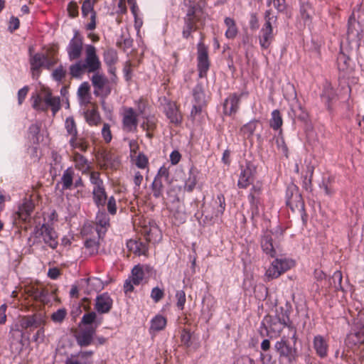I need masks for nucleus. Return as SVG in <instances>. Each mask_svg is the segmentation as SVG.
<instances>
[{
    "instance_id": "f257e3e1",
    "label": "nucleus",
    "mask_w": 364,
    "mask_h": 364,
    "mask_svg": "<svg viewBox=\"0 0 364 364\" xmlns=\"http://www.w3.org/2000/svg\"><path fill=\"white\" fill-rule=\"evenodd\" d=\"M102 63L97 54V48L91 44L84 48L83 60H77L70 66V75L75 78H80L85 73L95 74L100 73Z\"/></svg>"
},
{
    "instance_id": "f03ea898",
    "label": "nucleus",
    "mask_w": 364,
    "mask_h": 364,
    "mask_svg": "<svg viewBox=\"0 0 364 364\" xmlns=\"http://www.w3.org/2000/svg\"><path fill=\"white\" fill-rule=\"evenodd\" d=\"M295 264V261L291 258H276L266 269L264 277L268 281L277 279L282 274L293 268Z\"/></svg>"
},
{
    "instance_id": "7ed1b4c3",
    "label": "nucleus",
    "mask_w": 364,
    "mask_h": 364,
    "mask_svg": "<svg viewBox=\"0 0 364 364\" xmlns=\"http://www.w3.org/2000/svg\"><path fill=\"white\" fill-rule=\"evenodd\" d=\"M198 23H204L203 11L200 9L191 6L188 9L187 14L184 17V26L182 31L183 37L188 38L193 31L198 28Z\"/></svg>"
},
{
    "instance_id": "20e7f679",
    "label": "nucleus",
    "mask_w": 364,
    "mask_h": 364,
    "mask_svg": "<svg viewBox=\"0 0 364 364\" xmlns=\"http://www.w3.org/2000/svg\"><path fill=\"white\" fill-rule=\"evenodd\" d=\"M144 112V104L139 105L137 111L132 107H123L121 115L122 129L127 132H135L138 126V116Z\"/></svg>"
},
{
    "instance_id": "39448f33",
    "label": "nucleus",
    "mask_w": 364,
    "mask_h": 364,
    "mask_svg": "<svg viewBox=\"0 0 364 364\" xmlns=\"http://www.w3.org/2000/svg\"><path fill=\"white\" fill-rule=\"evenodd\" d=\"M91 82L94 87V94L102 98L107 97L111 93V86L109 80L102 73L93 74Z\"/></svg>"
},
{
    "instance_id": "423d86ee",
    "label": "nucleus",
    "mask_w": 364,
    "mask_h": 364,
    "mask_svg": "<svg viewBox=\"0 0 364 364\" xmlns=\"http://www.w3.org/2000/svg\"><path fill=\"white\" fill-rule=\"evenodd\" d=\"M255 173L256 167L251 162L247 161L245 165H241L237 181L238 188L245 189L251 185L255 180Z\"/></svg>"
},
{
    "instance_id": "0eeeda50",
    "label": "nucleus",
    "mask_w": 364,
    "mask_h": 364,
    "mask_svg": "<svg viewBox=\"0 0 364 364\" xmlns=\"http://www.w3.org/2000/svg\"><path fill=\"white\" fill-rule=\"evenodd\" d=\"M55 63V60L49 59L47 55L41 53H36L30 58L31 70L33 77L38 76L40 68L43 66L50 68Z\"/></svg>"
},
{
    "instance_id": "6e6552de",
    "label": "nucleus",
    "mask_w": 364,
    "mask_h": 364,
    "mask_svg": "<svg viewBox=\"0 0 364 364\" xmlns=\"http://www.w3.org/2000/svg\"><path fill=\"white\" fill-rule=\"evenodd\" d=\"M97 161L103 168L117 169L120 166L119 156L112 151H102L98 154Z\"/></svg>"
},
{
    "instance_id": "1a4fd4ad",
    "label": "nucleus",
    "mask_w": 364,
    "mask_h": 364,
    "mask_svg": "<svg viewBox=\"0 0 364 364\" xmlns=\"http://www.w3.org/2000/svg\"><path fill=\"white\" fill-rule=\"evenodd\" d=\"M274 348L282 358H285L289 362H292L296 357V349L289 345L286 336L276 342Z\"/></svg>"
},
{
    "instance_id": "9d476101",
    "label": "nucleus",
    "mask_w": 364,
    "mask_h": 364,
    "mask_svg": "<svg viewBox=\"0 0 364 364\" xmlns=\"http://www.w3.org/2000/svg\"><path fill=\"white\" fill-rule=\"evenodd\" d=\"M83 50L82 38L76 33L70 40L68 47L67 53L70 61L78 60Z\"/></svg>"
},
{
    "instance_id": "9b49d317",
    "label": "nucleus",
    "mask_w": 364,
    "mask_h": 364,
    "mask_svg": "<svg viewBox=\"0 0 364 364\" xmlns=\"http://www.w3.org/2000/svg\"><path fill=\"white\" fill-rule=\"evenodd\" d=\"M198 67L200 77H204L209 68V60L208 48L202 42L198 44Z\"/></svg>"
},
{
    "instance_id": "f8f14e48",
    "label": "nucleus",
    "mask_w": 364,
    "mask_h": 364,
    "mask_svg": "<svg viewBox=\"0 0 364 364\" xmlns=\"http://www.w3.org/2000/svg\"><path fill=\"white\" fill-rule=\"evenodd\" d=\"M95 333V328L91 326L80 328L75 333V338L77 343L81 347L90 346L93 341V336Z\"/></svg>"
},
{
    "instance_id": "ddd939ff",
    "label": "nucleus",
    "mask_w": 364,
    "mask_h": 364,
    "mask_svg": "<svg viewBox=\"0 0 364 364\" xmlns=\"http://www.w3.org/2000/svg\"><path fill=\"white\" fill-rule=\"evenodd\" d=\"M274 39L273 29L269 20L263 25L259 36V45L263 49H267Z\"/></svg>"
},
{
    "instance_id": "4468645a",
    "label": "nucleus",
    "mask_w": 364,
    "mask_h": 364,
    "mask_svg": "<svg viewBox=\"0 0 364 364\" xmlns=\"http://www.w3.org/2000/svg\"><path fill=\"white\" fill-rule=\"evenodd\" d=\"M313 348L321 358H326L328 352V338L321 335H316L313 338Z\"/></svg>"
},
{
    "instance_id": "2eb2a0df",
    "label": "nucleus",
    "mask_w": 364,
    "mask_h": 364,
    "mask_svg": "<svg viewBox=\"0 0 364 364\" xmlns=\"http://www.w3.org/2000/svg\"><path fill=\"white\" fill-rule=\"evenodd\" d=\"M112 306V299L107 293L97 296L95 299V309L99 314L108 313Z\"/></svg>"
},
{
    "instance_id": "dca6fc26",
    "label": "nucleus",
    "mask_w": 364,
    "mask_h": 364,
    "mask_svg": "<svg viewBox=\"0 0 364 364\" xmlns=\"http://www.w3.org/2000/svg\"><path fill=\"white\" fill-rule=\"evenodd\" d=\"M94 3L91 0H85L82 5V14L84 17L90 15V21L87 24V30H94L96 27V13L94 11Z\"/></svg>"
},
{
    "instance_id": "f3484780",
    "label": "nucleus",
    "mask_w": 364,
    "mask_h": 364,
    "mask_svg": "<svg viewBox=\"0 0 364 364\" xmlns=\"http://www.w3.org/2000/svg\"><path fill=\"white\" fill-rule=\"evenodd\" d=\"M41 235L43 242L50 248L55 249L58 247V235L53 228L43 225L41 228Z\"/></svg>"
},
{
    "instance_id": "a211bd4d",
    "label": "nucleus",
    "mask_w": 364,
    "mask_h": 364,
    "mask_svg": "<svg viewBox=\"0 0 364 364\" xmlns=\"http://www.w3.org/2000/svg\"><path fill=\"white\" fill-rule=\"evenodd\" d=\"M261 247L263 252L272 257L276 255L279 249V245L273 242L271 232H268L263 235L261 240Z\"/></svg>"
},
{
    "instance_id": "6ab92c4d",
    "label": "nucleus",
    "mask_w": 364,
    "mask_h": 364,
    "mask_svg": "<svg viewBox=\"0 0 364 364\" xmlns=\"http://www.w3.org/2000/svg\"><path fill=\"white\" fill-rule=\"evenodd\" d=\"M26 293L35 301L44 304L49 302L48 291L44 288H38L36 286H29L26 289Z\"/></svg>"
},
{
    "instance_id": "aec40b11",
    "label": "nucleus",
    "mask_w": 364,
    "mask_h": 364,
    "mask_svg": "<svg viewBox=\"0 0 364 364\" xmlns=\"http://www.w3.org/2000/svg\"><path fill=\"white\" fill-rule=\"evenodd\" d=\"M240 100V96L236 94L230 95L223 105L224 113L227 115L235 114L239 108Z\"/></svg>"
},
{
    "instance_id": "412c9836",
    "label": "nucleus",
    "mask_w": 364,
    "mask_h": 364,
    "mask_svg": "<svg viewBox=\"0 0 364 364\" xmlns=\"http://www.w3.org/2000/svg\"><path fill=\"white\" fill-rule=\"evenodd\" d=\"M165 113L171 123L178 124L181 122L182 116L175 102H168L166 104L165 107Z\"/></svg>"
},
{
    "instance_id": "4be33fe9",
    "label": "nucleus",
    "mask_w": 364,
    "mask_h": 364,
    "mask_svg": "<svg viewBox=\"0 0 364 364\" xmlns=\"http://www.w3.org/2000/svg\"><path fill=\"white\" fill-rule=\"evenodd\" d=\"M127 247L129 252L140 256L146 255L148 248L146 244L136 240H129L127 242Z\"/></svg>"
},
{
    "instance_id": "5701e85b",
    "label": "nucleus",
    "mask_w": 364,
    "mask_h": 364,
    "mask_svg": "<svg viewBox=\"0 0 364 364\" xmlns=\"http://www.w3.org/2000/svg\"><path fill=\"white\" fill-rule=\"evenodd\" d=\"M193 97L196 104L191 110V114H196L201 112L203 105L205 103V94L200 87H196L193 91Z\"/></svg>"
},
{
    "instance_id": "b1692460",
    "label": "nucleus",
    "mask_w": 364,
    "mask_h": 364,
    "mask_svg": "<svg viewBox=\"0 0 364 364\" xmlns=\"http://www.w3.org/2000/svg\"><path fill=\"white\" fill-rule=\"evenodd\" d=\"M224 23L227 28L225 33V37L228 39H234L238 33V28L235 21L230 17H226L224 20Z\"/></svg>"
},
{
    "instance_id": "393cba45",
    "label": "nucleus",
    "mask_w": 364,
    "mask_h": 364,
    "mask_svg": "<svg viewBox=\"0 0 364 364\" xmlns=\"http://www.w3.org/2000/svg\"><path fill=\"white\" fill-rule=\"evenodd\" d=\"M93 200L98 207H104L107 200L105 187H94L92 190Z\"/></svg>"
},
{
    "instance_id": "a878e982",
    "label": "nucleus",
    "mask_w": 364,
    "mask_h": 364,
    "mask_svg": "<svg viewBox=\"0 0 364 364\" xmlns=\"http://www.w3.org/2000/svg\"><path fill=\"white\" fill-rule=\"evenodd\" d=\"M300 14L305 24L310 25L312 21L314 9L309 3H303L300 8Z\"/></svg>"
},
{
    "instance_id": "bb28decb",
    "label": "nucleus",
    "mask_w": 364,
    "mask_h": 364,
    "mask_svg": "<svg viewBox=\"0 0 364 364\" xmlns=\"http://www.w3.org/2000/svg\"><path fill=\"white\" fill-rule=\"evenodd\" d=\"M33 210V203L31 201H25L18 208V210L17 212L18 218L23 221H26L30 218Z\"/></svg>"
},
{
    "instance_id": "cd10ccee",
    "label": "nucleus",
    "mask_w": 364,
    "mask_h": 364,
    "mask_svg": "<svg viewBox=\"0 0 364 364\" xmlns=\"http://www.w3.org/2000/svg\"><path fill=\"white\" fill-rule=\"evenodd\" d=\"M289 320L288 317H283L282 318L277 317L274 318L269 326V331L274 333L279 334L284 327L288 326Z\"/></svg>"
},
{
    "instance_id": "c85d7f7f",
    "label": "nucleus",
    "mask_w": 364,
    "mask_h": 364,
    "mask_svg": "<svg viewBox=\"0 0 364 364\" xmlns=\"http://www.w3.org/2000/svg\"><path fill=\"white\" fill-rule=\"evenodd\" d=\"M69 144L73 149H79L81 151H85L87 149V143L85 138L78 137L77 135L70 137Z\"/></svg>"
},
{
    "instance_id": "c756f323",
    "label": "nucleus",
    "mask_w": 364,
    "mask_h": 364,
    "mask_svg": "<svg viewBox=\"0 0 364 364\" xmlns=\"http://www.w3.org/2000/svg\"><path fill=\"white\" fill-rule=\"evenodd\" d=\"M43 101L46 108L48 106L51 107L52 111L54 114L60 109V99L57 97L52 96V95L48 92L45 93Z\"/></svg>"
},
{
    "instance_id": "7c9ffc66",
    "label": "nucleus",
    "mask_w": 364,
    "mask_h": 364,
    "mask_svg": "<svg viewBox=\"0 0 364 364\" xmlns=\"http://www.w3.org/2000/svg\"><path fill=\"white\" fill-rule=\"evenodd\" d=\"M90 85L87 82H82L77 90V95L81 102L87 104L90 102Z\"/></svg>"
},
{
    "instance_id": "2f4dec72",
    "label": "nucleus",
    "mask_w": 364,
    "mask_h": 364,
    "mask_svg": "<svg viewBox=\"0 0 364 364\" xmlns=\"http://www.w3.org/2000/svg\"><path fill=\"white\" fill-rule=\"evenodd\" d=\"M291 111L293 112L295 117H296L299 120L302 122H306L308 120V112L298 101L296 102L295 105H292Z\"/></svg>"
},
{
    "instance_id": "473e14b6",
    "label": "nucleus",
    "mask_w": 364,
    "mask_h": 364,
    "mask_svg": "<svg viewBox=\"0 0 364 364\" xmlns=\"http://www.w3.org/2000/svg\"><path fill=\"white\" fill-rule=\"evenodd\" d=\"M166 318L161 315H156L151 321L150 331H159L166 326Z\"/></svg>"
},
{
    "instance_id": "72a5a7b5",
    "label": "nucleus",
    "mask_w": 364,
    "mask_h": 364,
    "mask_svg": "<svg viewBox=\"0 0 364 364\" xmlns=\"http://www.w3.org/2000/svg\"><path fill=\"white\" fill-rule=\"evenodd\" d=\"M73 160L76 168L79 169L82 172L84 173L89 169L90 166L88 161L79 153H74Z\"/></svg>"
},
{
    "instance_id": "f704fd0d",
    "label": "nucleus",
    "mask_w": 364,
    "mask_h": 364,
    "mask_svg": "<svg viewBox=\"0 0 364 364\" xmlns=\"http://www.w3.org/2000/svg\"><path fill=\"white\" fill-rule=\"evenodd\" d=\"M282 124L283 120L280 112L278 109L273 110L269 121L270 127L274 130H278Z\"/></svg>"
},
{
    "instance_id": "c9c22d12",
    "label": "nucleus",
    "mask_w": 364,
    "mask_h": 364,
    "mask_svg": "<svg viewBox=\"0 0 364 364\" xmlns=\"http://www.w3.org/2000/svg\"><path fill=\"white\" fill-rule=\"evenodd\" d=\"M257 126V121L256 120H252L247 122V124H244L241 129H240V133L242 134L245 137L249 139L250 138Z\"/></svg>"
},
{
    "instance_id": "e433bc0d",
    "label": "nucleus",
    "mask_w": 364,
    "mask_h": 364,
    "mask_svg": "<svg viewBox=\"0 0 364 364\" xmlns=\"http://www.w3.org/2000/svg\"><path fill=\"white\" fill-rule=\"evenodd\" d=\"M144 270L143 267L138 264L134 267L132 270V277H130L132 279V282L134 285H139L144 279Z\"/></svg>"
},
{
    "instance_id": "4c0bfd02",
    "label": "nucleus",
    "mask_w": 364,
    "mask_h": 364,
    "mask_svg": "<svg viewBox=\"0 0 364 364\" xmlns=\"http://www.w3.org/2000/svg\"><path fill=\"white\" fill-rule=\"evenodd\" d=\"M65 128L67 134L70 137L77 135V124L73 117H67L65 121Z\"/></svg>"
},
{
    "instance_id": "58836bf2",
    "label": "nucleus",
    "mask_w": 364,
    "mask_h": 364,
    "mask_svg": "<svg viewBox=\"0 0 364 364\" xmlns=\"http://www.w3.org/2000/svg\"><path fill=\"white\" fill-rule=\"evenodd\" d=\"M262 191V187L259 185H254L250 189L248 199L251 205L257 206L259 203V196Z\"/></svg>"
},
{
    "instance_id": "ea45409f",
    "label": "nucleus",
    "mask_w": 364,
    "mask_h": 364,
    "mask_svg": "<svg viewBox=\"0 0 364 364\" xmlns=\"http://www.w3.org/2000/svg\"><path fill=\"white\" fill-rule=\"evenodd\" d=\"M73 171L72 168H67L61 178V181L63 183V189L66 190L69 189L73 184Z\"/></svg>"
},
{
    "instance_id": "a19ab883",
    "label": "nucleus",
    "mask_w": 364,
    "mask_h": 364,
    "mask_svg": "<svg viewBox=\"0 0 364 364\" xmlns=\"http://www.w3.org/2000/svg\"><path fill=\"white\" fill-rule=\"evenodd\" d=\"M85 119L90 125H97L100 121V116L95 109L85 112Z\"/></svg>"
},
{
    "instance_id": "79ce46f5",
    "label": "nucleus",
    "mask_w": 364,
    "mask_h": 364,
    "mask_svg": "<svg viewBox=\"0 0 364 364\" xmlns=\"http://www.w3.org/2000/svg\"><path fill=\"white\" fill-rule=\"evenodd\" d=\"M337 65L340 71L346 72L350 67V58L341 53L337 58Z\"/></svg>"
},
{
    "instance_id": "37998d69",
    "label": "nucleus",
    "mask_w": 364,
    "mask_h": 364,
    "mask_svg": "<svg viewBox=\"0 0 364 364\" xmlns=\"http://www.w3.org/2000/svg\"><path fill=\"white\" fill-rule=\"evenodd\" d=\"M117 59V53L113 49H108L104 53V60L107 66L114 65Z\"/></svg>"
},
{
    "instance_id": "c03bdc74",
    "label": "nucleus",
    "mask_w": 364,
    "mask_h": 364,
    "mask_svg": "<svg viewBox=\"0 0 364 364\" xmlns=\"http://www.w3.org/2000/svg\"><path fill=\"white\" fill-rule=\"evenodd\" d=\"M152 192L155 198H159L163 194L164 186L161 179L159 177H155L152 183Z\"/></svg>"
},
{
    "instance_id": "a18cd8bd",
    "label": "nucleus",
    "mask_w": 364,
    "mask_h": 364,
    "mask_svg": "<svg viewBox=\"0 0 364 364\" xmlns=\"http://www.w3.org/2000/svg\"><path fill=\"white\" fill-rule=\"evenodd\" d=\"M39 326L40 322L36 316L24 317L21 321V326L24 328H38Z\"/></svg>"
},
{
    "instance_id": "49530a36",
    "label": "nucleus",
    "mask_w": 364,
    "mask_h": 364,
    "mask_svg": "<svg viewBox=\"0 0 364 364\" xmlns=\"http://www.w3.org/2000/svg\"><path fill=\"white\" fill-rule=\"evenodd\" d=\"M196 183L197 176L192 171H190L189 176L185 182L184 189L188 192H191L196 187Z\"/></svg>"
},
{
    "instance_id": "de8ad7c7",
    "label": "nucleus",
    "mask_w": 364,
    "mask_h": 364,
    "mask_svg": "<svg viewBox=\"0 0 364 364\" xmlns=\"http://www.w3.org/2000/svg\"><path fill=\"white\" fill-rule=\"evenodd\" d=\"M95 220L97 225L102 228H106L109 225V218L105 211H99Z\"/></svg>"
},
{
    "instance_id": "09e8293b",
    "label": "nucleus",
    "mask_w": 364,
    "mask_h": 364,
    "mask_svg": "<svg viewBox=\"0 0 364 364\" xmlns=\"http://www.w3.org/2000/svg\"><path fill=\"white\" fill-rule=\"evenodd\" d=\"M92 355H93V352L92 350H87V351L80 352L75 356H76V358L77 359H79V360H80L82 361V363H81L82 364H92Z\"/></svg>"
},
{
    "instance_id": "8fccbe9b",
    "label": "nucleus",
    "mask_w": 364,
    "mask_h": 364,
    "mask_svg": "<svg viewBox=\"0 0 364 364\" xmlns=\"http://www.w3.org/2000/svg\"><path fill=\"white\" fill-rule=\"evenodd\" d=\"M156 120L154 117H146L141 123V128L144 130H154L156 128Z\"/></svg>"
},
{
    "instance_id": "3c124183",
    "label": "nucleus",
    "mask_w": 364,
    "mask_h": 364,
    "mask_svg": "<svg viewBox=\"0 0 364 364\" xmlns=\"http://www.w3.org/2000/svg\"><path fill=\"white\" fill-rule=\"evenodd\" d=\"M176 306L178 309L183 310L186 301V294L183 290L177 291L176 293Z\"/></svg>"
},
{
    "instance_id": "603ef678",
    "label": "nucleus",
    "mask_w": 364,
    "mask_h": 364,
    "mask_svg": "<svg viewBox=\"0 0 364 364\" xmlns=\"http://www.w3.org/2000/svg\"><path fill=\"white\" fill-rule=\"evenodd\" d=\"M295 200H293V198L288 199L287 203V205L293 209L294 207L296 208H303L304 203L301 200V196L299 193H296L294 196Z\"/></svg>"
},
{
    "instance_id": "864d4df0",
    "label": "nucleus",
    "mask_w": 364,
    "mask_h": 364,
    "mask_svg": "<svg viewBox=\"0 0 364 364\" xmlns=\"http://www.w3.org/2000/svg\"><path fill=\"white\" fill-rule=\"evenodd\" d=\"M90 180L92 184L94 185V187H102L103 181L100 178V173L97 171H92L90 174Z\"/></svg>"
},
{
    "instance_id": "5fc2aeb1",
    "label": "nucleus",
    "mask_w": 364,
    "mask_h": 364,
    "mask_svg": "<svg viewBox=\"0 0 364 364\" xmlns=\"http://www.w3.org/2000/svg\"><path fill=\"white\" fill-rule=\"evenodd\" d=\"M32 99L33 102V107L37 110H46V106L45 105V102L43 101V97L42 98L39 95L33 96Z\"/></svg>"
},
{
    "instance_id": "6e6d98bb",
    "label": "nucleus",
    "mask_w": 364,
    "mask_h": 364,
    "mask_svg": "<svg viewBox=\"0 0 364 364\" xmlns=\"http://www.w3.org/2000/svg\"><path fill=\"white\" fill-rule=\"evenodd\" d=\"M164 296V291L163 289L159 287H154L152 289L151 292V298L155 303L159 302Z\"/></svg>"
},
{
    "instance_id": "4d7b16f0",
    "label": "nucleus",
    "mask_w": 364,
    "mask_h": 364,
    "mask_svg": "<svg viewBox=\"0 0 364 364\" xmlns=\"http://www.w3.org/2000/svg\"><path fill=\"white\" fill-rule=\"evenodd\" d=\"M66 314V311L64 309H60L52 314L51 318L54 322L60 323L64 320Z\"/></svg>"
},
{
    "instance_id": "13d9d810",
    "label": "nucleus",
    "mask_w": 364,
    "mask_h": 364,
    "mask_svg": "<svg viewBox=\"0 0 364 364\" xmlns=\"http://www.w3.org/2000/svg\"><path fill=\"white\" fill-rule=\"evenodd\" d=\"M136 166L139 168H145L148 165V159L143 154H139L135 160Z\"/></svg>"
},
{
    "instance_id": "bf43d9fd",
    "label": "nucleus",
    "mask_w": 364,
    "mask_h": 364,
    "mask_svg": "<svg viewBox=\"0 0 364 364\" xmlns=\"http://www.w3.org/2000/svg\"><path fill=\"white\" fill-rule=\"evenodd\" d=\"M68 14L70 17L75 18L78 15V6L76 2L71 1L68 4L67 8Z\"/></svg>"
},
{
    "instance_id": "052dcab7",
    "label": "nucleus",
    "mask_w": 364,
    "mask_h": 364,
    "mask_svg": "<svg viewBox=\"0 0 364 364\" xmlns=\"http://www.w3.org/2000/svg\"><path fill=\"white\" fill-rule=\"evenodd\" d=\"M102 135L107 143L109 142L112 140V136L109 124H104L102 129Z\"/></svg>"
},
{
    "instance_id": "680f3d73",
    "label": "nucleus",
    "mask_w": 364,
    "mask_h": 364,
    "mask_svg": "<svg viewBox=\"0 0 364 364\" xmlns=\"http://www.w3.org/2000/svg\"><path fill=\"white\" fill-rule=\"evenodd\" d=\"M97 315L95 312H90L83 315L81 322L84 324L89 325L92 323L96 319Z\"/></svg>"
},
{
    "instance_id": "e2e57ef3",
    "label": "nucleus",
    "mask_w": 364,
    "mask_h": 364,
    "mask_svg": "<svg viewBox=\"0 0 364 364\" xmlns=\"http://www.w3.org/2000/svg\"><path fill=\"white\" fill-rule=\"evenodd\" d=\"M216 203H218L217 212L218 214H223L225 208V200L223 194H219L217 196Z\"/></svg>"
},
{
    "instance_id": "0e129e2a",
    "label": "nucleus",
    "mask_w": 364,
    "mask_h": 364,
    "mask_svg": "<svg viewBox=\"0 0 364 364\" xmlns=\"http://www.w3.org/2000/svg\"><path fill=\"white\" fill-rule=\"evenodd\" d=\"M65 75V70L63 66H59L53 73V77L57 81H60Z\"/></svg>"
},
{
    "instance_id": "69168bd1",
    "label": "nucleus",
    "mask_w": 364,
    "mask_h": 364,
    "mask_svg": "<svg viewBox=\"0 0 364 364\" xmlns=\"http://www.w3.org/2000/svg\"><path fill=\"white\" fill-rule=\"evenodd\" d=\"M107 210L111 215H114L117 213L116 200L113 196L109 197L108 199Z\"/></svg>"
},
{
    "instance_id": "338daca9",
    "label": "nucleus",
    "mask_w": 364,
    "mask_h": 364,
    "mask_svg": "<svg viewBox=\"0 0 364 364\" xmlns=\"http://www.w3.org/2000/svg\"><path fill=\"white\" fill-rule=\"evenodd\" d=\"M352 338L355 343H362L364 342V328H361L358 332L352 336Z\"/></svg>"
},
{
    "instance_id": "774afa93",
    "label": "nucleus",
    "mask_w": 364,
    "mask_h": 364,
    "mask_svg": "<svg viewBox=\"0 0 364 364\" xmlns=\"http://www.w3.org/2000/svg\"><path fill=\"white\" fill-rule=\"evenodd\" d=\"M235 364H254V360L247 355H243L237 358Z\"/></svg>"
}]
</instances>
